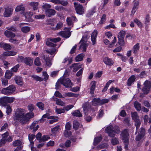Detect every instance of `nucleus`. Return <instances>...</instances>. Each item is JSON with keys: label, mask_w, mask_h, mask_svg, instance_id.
Instances as JSON below:
<instances>
[{"label": "nucleus", "mask_w": 151, "mask_h": 151, "mask_svg": "<svg viewBox=\"0 0 151 151\" xmlns=\"http://www.w3.org/2000/svg\"><path fill=\"white\" fill-rule=\"evenodd\" d=\"M30 30V28L29 27L25 26L22 28L21 30L24 33H27L29 32Z\"/></svg>", "instance_id": "obj_53"}, {"label": "nucleus", "mask_w": 151, "mask_h": 151, "mask_svg": "<svg viewBox=\"0 0 151 151\" xmlns=\"http://www.w3.org/2000/svg\"><path fill=\"white\" fill-rule=\"evenodd\" d=\"M101 139L102 137L101 135L95 137L94 140V145H96L100 142Z\"/></svg>", "instance_id": "obj_37"}, {"label": "nucleus", "mask_w": 151, "mask_h": 151, "mask_svg": "<svg viewBox=\"0 0 151 151\" xmlns=\"http://www.w3.org/2000/svg\"><path fill=\"white\" fill-rule=\"evenodd\" d=\"M55 9L58 11L65 10V9L62 6H57L55 7Z\"/></svg>", "instance_id": "obj_62"}, {"label": "nucleus", "mask_w": 151, "mask_h": 151, "mask_svg": "<svg viewBox=\"0 0 151 151\" xmlns=\"http://www.w3.org/2000/svg\"><path fill=\"white\" fill-rule=\"evenodd\" d=\"M80 125V124L78 122L75 121L73 122V128L75 130H77Z\"/></svg>", "instance_id": "obj_51"}, {"label": "nucleus", "mask_w": 151, "mask_h": 151, "mask_svg": "<svg viewBox=\"0 0 151 151\" xmlns=\"http://www.w3.org/2000/svg\"><path fill=\"white\" fill-rule=\"evenodd\" d=\"M36 105L40 109L42 110H44V104L41 102H39L37 103V104Z\"/></svg>", "instance_id": "obj_55"}, {"label": "nucleus", "mask_w": 151, "mask_h": 151, "mask_svg": "<svg viewBox=\"0 0 151 151\" xmlns=\"http://www.w3.org/2000/svg\"><path fill=\"white\" fill-rule=\"evenodd\" d=\"M59 81L66 87L70 88L72 86V83L69 78H60Z\"/></svg>", "instance_id": "obj_7"}, {"label": "nucleus", "mask_w": 151, "mask_h": 151, "mask_svg": "<svg viewBox=\"0 0 151 151\" xmlns=\"http://www.w3.org/2000/svg\"><path fill=\"white\" fill-rule=\"evenodd\" d=\"M16 52L13 51H9L4 52L2 54L0 55V59L3 60L5 59L4 56H14L16 54Z\"/></svg>", "instance_id": "obj_9"}, {"label": "nucleus", "mask_w": 151, "mask_h": 151, "mask_svg": "<svg viewBox=\"0 0 151 151\" xmlns=\"http://www.w3.org/2000/svg\"><path fill=\"white\" fill-rule=\"evenodd\" d=\"M51 7V6L50 4L46 3H43L42 6V8L45 10V11L47 9H50V8Z\"/></svg>", "instance_id": "obj_49"}, {"label": "nucleus", "mask_w": 151, "mask_h": 151, "mask_svg": "<svg viewBox=\"0 0 151 151\" xmlns=\"http://www.w3.org/2000/svg\"><path fill=\"white\" fill-rule=\"evenodd\" d=\"M24 63L27 65L31 66L33 63V59L29 57H27L24 59Z\"/></svg>", "instance_id": "obj_11"}, {"label": "nucleus", "mask_w": 151, "mask_h": 151, "mask_svg": "<svg viewBox=\"0 0 151 151\" xmlns=\"http://www.w3.org/2000/svg\"><path fill=\"white\" fill-rule=\"evenodd\" d=\"M16 83L18 85H22L23 84L22 79L19 76H16L14 78Z\"/></svg>", "instance_id": "obj_34"}, {"label": "nucleus", "mask_w": 151, "mask_h": 151, "mask_svg": "<svg viewBox=\"0 0 151 151\" xmlns=\"http://www.w3.org/2000/svg\"><path fill=\"white\" fill-rule=\"evenodd\" d=\"M125 34V31L122 30L118 33V39H124Z\"/></svg>", "instance_id": "obj_48"}, {"label": "nucleus", "mask_w": 151, "mask_h": 151, "mask_svg": "<svg viewBox=\"0 0 151 151\" xmlns=\"http://www.w3.org/2000/svg\"><path fill=\"white\" fill-rule=\"evenodd\" d=\"M7 104L6 97H4L0 99V104L2 106H6Z\"/></svg>", "instance_id": "obj_30"}, {"label": "nucleus", "mask_w": 151, "mask_h": 151, "mask_svg": "<svg viewBox=\"0 0 151 151\" xmlns=\"http://www.w3.org/2000/svg\"><path fill=\"white\" fill-rule=\"evenodd\" d=\"M12 109L10 106L8 105L6 106V112L7 114H9L12 112Z\"/></svg>", "instance_id": "obj_63"}, {"label": "nucleus", "mask_w": 151, "mask_h": 151, "mask_svg": "<svg viewBox=\"0 0 151 151\" xmlns=\"http://www.w3.org/2000/svg\"><path fill=\"white\" fill-rule=\"evenodd\" d=\"M22 144V142L19 140H17L13 142V145L14 146L18 147H21L20 146Z\"/></svg>", "instance_id": "obj_44"}, {"label": "nucleus", "mask_w": 151, "mask_h": 151, "mask_svg": "<svg viewBox=\"0 0 151 151\" xmlns=\"http://www.w3.org/2000/svg\"><path fill=\"white\" fill-rule=\"evenodd\" d=\"M12 76L11 71L9 70H7L5 73V76L6 78L10 79Z\"/></svg>", "instance_id": "obj_47"}, {"label": "nucleus", "mask_w": 151, "mask_h": 151, "mask_svg": "<svg viewBox=\"0 0 151 151\" xmlns=\"http://www.w3.org/2000/svg\"><path fill=\"white\" fill-rule=\"evenodd\" d=\"M34 63L35 65L37 66L40 65L41 63L40 58L38 57H37L35 58L34 61Z\"/></svg>", "instance_id": "obj_58"}, {"label": "nucleus", "mask_w": 151, "mask_h": 151, "mask_svg": "<svg viewBox=\"0 0 151 151\" xmlns=\"http://www.w3.org/2000/svg\"><path fill=\"white\" fill-rule=\"evenodd\" d=\"M144 86L142 88V91L144 94H148L150 91L151 87L150 82L148 81H145L144 83Z\"/></svg>", "instance_id": "obj_6"}, {"label": "nucleus", "mask_w": 151, "mask_h": 151, "mask_svg": "<svg viewBox=\"0 0 151 151\" xmlns=\"http://www.w3.org/2000/svg\"><path fill=\"white\" fill-rule=\"evenodd\" d=\"M111 143L113 145H115L119 144V139L116 137H113L111 139Z\"/></svg>", "instance_id": "obj_39"}, {"label": "nucleus", "mask_w": 151, "mask_h": 151, "mask_svg": "<svg viewBox=\"0 0 151 151\" xmlns=\"http://www.w3.org/2000/svg\"><path fill=\"white\" fill-rule=\"evenodd\" d=\"M96 7H94L90 11L86 14V16L87 17H89L91 15H92L93 13H95L96 10Z\"/></svg>", "instance_id": "obj_40"}, {"label": "nucleus", "mask_w": 151, "mask_h": 151, "mask_svg": "<svg viewBox=\"0 0 151 151\" xmlns=\"http://www.w3.org/2000/svg\"><path fill=\"white\" fill-rule=\"evenodd\" d=\"M1 84L2 86H5L8 84V81L7 78H2L1 79Z\"/></svg>", "instance_id": "obj_38"}, {"label": "nucleus", "mask_w": 151, "mask_h": 151, "mask_svg": "<svg viewBox=\"0 0 151 151\" xmlns=\"http://www.w3.org/2000/svg\"><path fill=\"white\" fill-rule=\"evenodd\" d=\"M9 136V133L6 132L2 134V138L1 140L3 141L4 142L6 143V140Z\"/></svg>", "instance_id": "obj_45"}, {"label": "nucleus", "mask_w": 151, "mask_h": 151, "mask_svg": "<svg viewBox=\"0 0 151 151\" xmlns=\"http://www.w3.org/2000/svg\"><path fill=\"white\" fill-rule=\"evenodd\" d=\"M87 39L86 37H83L82 38L79 42V44L81 45L79 48V50H81L83 52L86 51V47L88 45V44L87 43Z\"/></svg>", "instance_id": "obj_4"}, {"label": "nucleus", "mask_w": 151, "mask_h": 151, "mask_svg": "<svg viewBox=\"0 0 151 151\" xmlns=\"http://www.w3.org/2000/svg\"><path fill=\"white\" fill-rule=\"evenodd\" d=\"M145 133V130L143 128H141L140 129V130L138 134L144 136Z\"/></svg>", "instance_id": "obj_64"}, {"label": "nucleus", "mask_w": 151, "mask_h": 151, "mask_svg": "<svg viewBox=\"0 0 151 151\" xmlns=\"http://www.w3.org/2000/svg\"><path fill=\"white\" fill-rule=\"evenodd\" d=\"M7 100V103H12L14 100V98L12 97L6 96Z\"/></svg>", "instance_id": "obj_59"}, {"label": "nucleus", "mask_w": 151, "mask_h": 151, "mask_svg": "<svg viewBox=\"0 0 151 151\" xmlns=\"http://www.w3.org/2000/svg\"><path fill=\"white\" fill-rule=\"evenodd\" d=\"M134 121L135 122V125L136 127V129L137 130V131L136 132V134L137 133V129H139V127H140L141 124V122L140 120L139 119H138Z\"/></svg>", "instance_id": "obj_43"}, {"label": "nucleus", "mask_w": 151, "mask_h": 151, "mask_svg": "<svg viewBox=\"0 0 151 151\" xmlns=\"http://www.w3.org/2000/svg\"><path fill=\"white\" fill-rule=\"evenodd\" d=\"M42 58L44 60L46 66L49 67H50L52 63L49 58L47 57V56L44 55L42 56Z\"/></svg>", "instance_id": "obj_17"}, {"label": "nucleus", "mask_w": 151, "mask_h": 151, "mask_svg": "<svg viewBox=\"0 0 151 151\" xmlns=\"http://www.w3.org/2000/svg\"><path fill=\"white\" fill-rule=\"evenodd\" d=\"M30 6L32 8L34 11L37 10L38 9V3L36 2H32L29 3Z\"/></svg>", "instance_id": "obj_28"}, {"label": "nucleus", "mask_w": 151, "mask_h": 151, "mask_svg": "<svg viewBox=\"0 0 151 151\" xmlns=\"http://www.w3.org/2000/svg\"><path fill=\"white\" fill-rule=\"evenodd\" d=\"M105 132L108 134L109 136L114 137L116 134H119L120 131L118 126L111 125L106 127L105 129Z\"/></svg>", "instance_id": "obj_2"}, {"label": "nucleus", "mask_w": 151, "mask_h": 151, "mask_svg": "<svg viewBox=\"0 0 151 151\" xmlns=\"http://www.w3.org/2000/svg\"><path fill=\"white\" fill-rule=\"evenodd\" d=\"M83 108L85 114L86 113L91 109V105L88 102H86L83 105Z\"/></svg>", "instance_id": "obj_12"}, {"label": "nucleus", "mask_w": 151, "mask_h": 151, "mask_svg": "<svg viewBox=\"0 0 151 151\" xmlns=\"http://www.w3.org/2000/svg\"><path fill=\"white\" fill-rule=\"evenodd\" d=\"M134 105L137 110L139 111L141 110V104L139 103L138 101H135L134 102Z\"/></svg>", "instance_id": "obj_33"}, {"label": "nucleus", "mask_w": 151, "mask_h": 151, "mask_svg": "<svg viewBox=\"0 0 151 151\" xmlns=\"http://www.w3.org/2000/svg\"><path fill=\"white\" fill-rule=\"evenodd\" d=\"M131 115L132 118L134 121L139 119V116L138 115L137 112H134L133 113H132Z\"/></svg>", "instance_id": "obj_42"}, {"label": "nucleus", "mask_w": 151, "mask_h": 151, "mask_svg": "<svg viewBox=\"0 0 151 151\" xmlns=\"http://www.w3.org/2000/svg\"><path fill=\"white\" fill-rule=\"evenodd\" d=\"M59 128V126L57 125L54 128H52L51 129V131L52 133L55 134L58 131V129Z\"/></svg>", "instance_id": "obj_60"}, {"label": "nucleus", "mask_w": 151, "mask_h": 151, "mask_svg": "<svg viewBox=\"0 0 151 151\" xmlns=\"http://www.w3.org/2000/svg\"><path fill=\"white\" fill-rule=\"evenodd\" d=\"M50 138V137L49 136L46 135H44L42 137V138L40 140V142H42L45 141Z\"/></svg>", "instance_id": "obj_57"}, {"label": "nucleus", "mask_w": 151, "mask_h": 151, "mask_svg": "<svg viewBox=\"0 0 151 151\" xmlns=\"http://www.w3.org/2000/svg\"><path fill=\"white\" fill-rule=\"evenodd\" d=\"M120 135L123 142L127 143L128 142L129 135L128 130L125 129L122 131Z\"/></svg>", "instance_id": "obj_8"}, {"label": "nucleus", "mask_w": 151, "mask_h": 151, "mask_svg": "<svg viewBox=\"0 0 151 151\" xmlns=\"http://www.w3.org/2000/svg\"><path fill=\"white\" fill-rule=\"evenodd\" d=\"M0 47L3 48L5 50H9L11 48V46L10 44L3 42L0 43Z\"/></svg>", "instance_id": "obj_16"}, {"label": "nucleus", "mask_w": 151, "mask_h": 151, "mask_svg": "<svg viewBox=\"0 0 151 151\" xmlns=\"http://www.w3.org/2000/svg\"><path fill=\"white\" fill-rule=\"evenodd\" d=\"M63 26V24L62 22H58V23L56 27H52V29L54 30H58V29H60V28L62 27Z\"/></svg>", "instance_id": "obj_50"}, {"label": "nucleus", "mask_w": 151, "mask_h": 151, "mask_svg": "<svg viewBox=\"0 0 151 151\" xmlns=\"http://www.w3.org/2000/svg\"><path fill=\"white\" fill-rule=\"evenodd\" d=\"M104 63L107 65H112L114 63L113 61L107 57L104 58L103 60Z\"/></svg>", "instance_id": "obj_20"}, {"label": "nucleus", "mask_w": 151, "mask_h": 151, "mask_svg": "<svg viewBox=\"0 0 151 151\" xmlns=\"http://www.w3.org/2000/svg\"><path fill=\"white\" fill-rule=\"evenodd\" d=\"M71 62L72 61L71 60H69L68 58V57L65 58L62 61V63H66L67 65L70 64Z\"/></svg>", "instance_id": "obj_56"}, {"label": "nucleus", "mask_w": 151, "mask_h": 151, "mask_svg": "<svg viewBox=\"0 0 151 151\" xmlns=\"http://www.w3.org/2000/svg\"><path fill=\"white\" fill-rule=\"evenodd\" d=\"M73 4L76 13L79 15L83 14L84 12V9L82 5L76 2L74 3Z\"/></svg>", "instance_id": "obj_5"}, {"label": "nucleus", "mask_w": 151, "mask_h": 151, "mask_svg": "<svg viewBox=\"0 0 151 151\" xmlns=\"http://www.w3.org/2000/svg\"><path fill=\"white\" fill-rule=\"evenodd\" d=\"M46 51L50 55H53L52 58L56 54L57 51L55 48H53L51 50H46Z\"/></svg>", "instance_id": "obj_31"}, {"label": "nucleus", "mask_w": 151, "mask_h": 151, "mask_svg": "<svg viewBox=\"0 0 151 151\" xmlns=\"http://www.w3.org/2000/svg\"><path fill=\"white\" fill-rule=\"evenodd\" d=\"M25 10V8L23 5L21 4L20 5H18L16 7L15 11L16 12H18L20 11H24Z\"/></svg>", "instance_id": "obj_29"}, {"label": "nucleus", "mask_w": 151, "mask_h": 151, "mask_svg": "<svg viewBox=\"0 0 151 151\" xmlns=\"http://www.w3.org/2000/svg\"><path fill=\"white\" fill-rule=\"evenodd\" d=\"M92 104L94 106L100 105V99L94 98L92 101Z\"/></svg>", "instance_id": "obj_25"}, {"label": "nucleus", "mask_w": 151, "mask_h": 151, "mask_svg": "<svg viewBox=\"0 0 151 151\" xmlns=\"http://www.w3.org/2000/svg\"><path fill=\"white\" fill-rule=\"evenodd\" d=\"M56 103L57 104L62 106H64L65 105V103L62 101L60 99H57Z\"/></svg>", "instance_id": "obj_52"}, {"label": "nucleus", "mask_w": 151, "mask_h": 151, "mask_svg": "<svg viewBox=\"0 0 151 151\" xmlns=\"http://www.w3.org/2000/svg\"><path fill=\"white\" fill-rule=\"evenodd\" d=\"M71 34V33L69 31H62L59 33V35L60 36L66 38L69 37Z\"/></svg>", "instance_id": "obj_21"}, {"label": "nucleus", "mask_w": 151, "mask_h": 151, "mask_svg": "<svg viewBox=\"0 0 151 151\" xmlns=\"http://www.w3.org/2000/svg\"><path fill=\"white\" fill-rule=\"evenodd\" d=\"M12 14V12L11 9H6L4 13V15L5 17H9Z\"/></svg>", "instance_id": "obj_35"}, {"label": "nucleus", "mask_w": 151, "mask_h": 151, "mask_svg": "<svg viewBox=\"0 0 151 151\" xmlns=\"http://www.w3.org/2000/svg\"><path fill=\"white\" fill-rule=\"evenodd\" d=\"M85 55L83 53H81L78 55L75 58L76 61L79 62L82 61Z\"/></svg>", "instance_id": "obj_26"}, {"label": "nucleus", "mask_w": 151, "mask_h": 151, "mask_svg": "<svg viewBox=\"0 0 151 151\" xmlns=\"http://www.w3.org/2000/svg\"><path fill=\"white\" fill-rule=\"evenodd\" d=\"M63 95L65 97H71L74 96V94L72 93L69 92H65L64 93Z\"/></svg>", "instance_id": "obj_54"}, {"label": "nucleus", "mask_w": 151, "mask_h": 151, "mask_svg": "<svg viewBox=\"0 0 151 151\" xmlns=\"http://www.w3.org/2000/svg\"><path fill=\"white\" fill-rule=\"evenodd\" d=\"M52 41H51L50 38H48L47 39L46 42V44L49 47H55L56 46V44L53 43Z\"/></svg>", "instance_id": "obj_36"}, {"label": "nucleus", "mask_w": 151, "mask_h": 151, "mask_svg": "<svg viewBox=\"0 0 151 151\" xmlns=\"http://www.w3.org/2000/svg\"><path fill=\"white\" fill-rule=\"evenodd\" d=\"M97 31L96 30H94L91 35V40L92 42V44L94 45L96 42V38L97 35Z\"/></svg>", "instance_id": "obj_13"}, {"label": "nucleus", "mask_w": 151, "mask_h": 151, "mask_svg": "<svg viewBox=\"0 0 151 151\" xmlns=\"http://www.w3.org/2000/svg\"><path fill=\"white\" fill-rule=\"evenodd\" d=\"M72 114L73 116L76 117H80L82 116L81 114L78 110H75L72 113Z\"/></svg>", "instance_id": "obj_41"}, {"label": "nucleus", "mask_w": 151, "mask_h": 151, "mask_svg": "<svg viewBox=\"0 0 151 151\" xmlns=\"http://www.w3.org/2000/svg\"><path fill=\"white\" fill-rule=\"evenodd\" d=\"M26 110L21 108L17 109L15 111L13 118L14 120L19 122L22 124H25L30 119L33 118L34 114L28 112L26 113Z\"/></svg>", "instance_id": "obj_1"}, {"label": "nucleus", "mask_w": 151, "mask_h": 151, "mask_svg": "<svg viewBox=\"0 0 151 151\" xmlns=\"http://www.w3.org/2000/svg\"><path fill=\"white\" fill-rule=\"evenodd\" d=\"M140 48L139 44L137 43L136 45H134L132 49L133 52L134 54H136Z\"/></svg>", "instance_id": "obj_24"}, {"label": "nucleus", "mask_w": 151, "mask_h": 151, "mask_svg": "<svg viewBox=\"0 0 151 151\" xmlns=\"http://www.w3.org/2000/svg\"><path fill=\"white\" fill-rule=\"evenodd\" d=\"M76 17L74 16L67 17L66 20L67 24L68 26H73L74 21H76Z\"/></svg>", "instance_id": "obj_10"}, {"label": "nucleus", "mask_w": 151, "mask_h": 151, "mask_svg": "<svg viewBox=\"0 0 151 151\" xmlns=\"http://www.w3.org/2000/svg\"><path fill=\"white\" fill-rule=\"evenodd\" d=\"M45 13L47 16L50 17L55 14L56 11L54 9H50L45 11Z\"/></svg>", "instance_id": "obj_14"}, {"label": "nucleus", "mask_w": 151, "mask_h": 151, "mask_svg": "<svg viewBox=\"0 0 151 151\" xmlns=\"http://www.w3.org/2000/svg\"><path fill=\"white\" fill-rule=\"evenodd\" d=\"M24 14L27 21L30 22L31 21L32 17L33 15L32 12H24Z\"/></svg>", "instance_id": "obj_18"}, {"label": "nucleus", "mask_w": 151, "mask_h": 151, "mask_svg": "<svg viewBox=\"0 0 151 151\" xmlns=\"http://www.w3.org/2000/svg\"><path fill=\"white\" fill-rule=\"evenodd\" d=\"M4 35L10 39L13 38L15 37V33L8 30H6L4 32Z\"/></svg>", "instance_id": "obj_15"}, {"label": "nucleus", "mask_w": 151, "mask_h": 151, "mask_svg": "<svg viewBox=\"0 0 151 151\" xmlns=\"http://www.w3.org/2000/svg\"><path fill=\"white\" fill-rule=\"evenodd\" d=\"M55 111L58 114H60L65 112V109H55Z\"/></svg>", "instance_id": "obj_61"}, {"label": "nucleus", "mask_w": 151, "mask_h": 151, "mask_svg": "<svg viewBox=\"0 0 151 151\" xmlns=\"http://www.w3.org/2000/svg\"><path fill=\"white\" fill-rule=\"evenodd\" d=\"M37 122H33L30 127V129L32 130L33 132L36 131L39 127V126L37 125Z\"/></svg>", "instance_id": "obj_22"}, {"label": "nucleus", "mask_w": 151, "mask_h": 151, "mask_svg": "<svg viewBox=\"0 0 151 151\" xmlns=\"http://www.w3.org/2000/svg\"><path fill=\"white\" fill-rule=\"evenodd\" d=\"M16 90V87L12 85H10L8 87L3 88L1 90V93L6 95H9L14 92Z\"/></svg>", "instance_id": "obj_3"}, {"label": "nucleus", "mask_w": 151, "mask_h": 151, "mask_svg": "<svg viewBox=\"0 0 151 151\" xmlns=\"http://www.w3.org/2000/svg\"><path fill=\"white\" fill-rule=\"evenodd\" d=\"M96 84V82L94 81H92L91 83V86L90 89V93L91 94L93 93L95 89Z\"/></svg>", "instance_id": "obj_32"}, {"label": "nucleus", "mask_w": 151, "mask_h": 151, "mask_svg": "<svg viewBox=\"0 0 151 151\" xmlns=\"http://www.w3.org/2000/svg\"><path fill=\"white\" fill-rule=\"evenodd\" d=\"M135 77L134 75L131 76L128 79L127 82V85L128 86H130L132 84L133 82L135 80Z\"/></svg>", "instance_id": "obj_27"}, {"label": "nucleus", "mask_w": 151, "mask_h": 151, "mask_svg": "<svg viewBox=\"0 0 151 151\" xmlns=\"http://www.w3.org/2000/svg\"><path fill=\"white\" fill-rule=\"evenodd\" d=\"M139 2L134 0V5L132 9L131 12L133 14L135 12L138 8Z\"/></svg>", "instance_id": "obj_23"}, {"label": "nucleus", "mask_w": 151, "mask_h": 151, "mask_svg": "<svg viewBox=\"0 0 151 151\" xmlns=\"http://www.w3.org/2000/svg\"><path fill=\"white\" fill-rule=\"evenodd\" d=\"M82 65H79L77 63L73 64L70 67V69H71L72 68H73V71L76 72L79 68H81Z\"/></svg>", "instance_id": "obj_19"}, {"label": "nucleus", "mask_w": 151, "mask_h": 151, "mask_svg": "<svg viewBox=\"0 0 151 151\" xmlns=\"http://www.w3.org/2000/svg\"><path fill=\"white\" fill-rule=\"evenodd\" d=\"M31 77L33 78V80L39 81H43V78L36 75H32Z\"/></svg>", "instance_id": "obj_46"}]
</instances>
